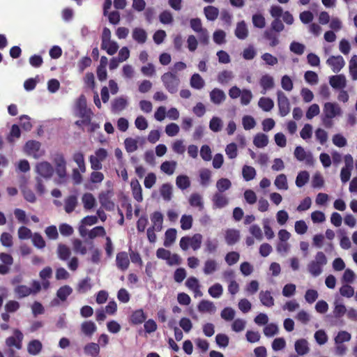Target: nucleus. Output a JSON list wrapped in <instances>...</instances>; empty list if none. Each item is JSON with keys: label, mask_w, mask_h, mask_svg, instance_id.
Masks as SVG:
<instances>
[{"label": "nucleus", "mask_w": 357, "mask_h": 357, "mask_svg": "<svg viewBox=\"0 0 357 357\" xmlns=\"http://www.w3.org/2000/svg\"><path fill=\"white\" fill-rule=\"evenodd\" d=\"M342 110L337 102H327L323 107L321 121L323 125L328 128L333 126V119L342 116Z\"/></svg>", "instance_id": "obj_1"}, {"label": "nucleus", "mask_w": 357, "mask_h": 357, "mask_svg": "<svg viewBox=\"0 0 357 357\" xmlns=\"http://www.w3.org/2000/svg\"><path fill=\"white\" fill-rule=\"evenodd\" d=\"M327 257L323 252H318L313 260L307 264V271L310 274L316 278L323 272V267L327 264Z\"/></svg>", "instance_id": "obj_2"}, {"label": "nucleus", "mask_w": 357, "mask_h": 357, "mask_svg": "<svg viewBox=\"0 0 357 357\" xmlns=\"http://www.w3.org/2000/svg\"><path fill=\"white\" fill-rule=\"evenodd\" d=\"M161 81L166 90L172 94L178 91L181 84L179 77L174 72H167L161 76Z\"/></svg>", "instance_id": "obj_3"}, {"label": "nucleus", "mask_w": 357, "mask_h": 357, "mask_svg": "<svg viewBox=\"0 0 357 357\" xmlns=\"http://www.w3.org/2000/svg\"><path fill=\"white\" fill-rule=\"evenodd\" d=\"M53 162L55 165V172L58 176L57 183H64L67 179L66 161L62 153H57L53 156Z\"/></svg>", "instance_id": "obj_4"}, {"label": "nucleus", "mask_w": 357, "mask_h": 357, "mask_svg": "<svg viewBox=\"0 0 357 357\" xmlns=\"http://www.w3.org/2000/svg\"><path fill=\"white\" fill-rule=\"evenodd\" d=\"M294 155L299 162H305L308 166H313L314 159L311 151H305L301 146H297L294 152Z\"/></svg>", "instance_id": "obj_5"}, {"label": "nucleus", "mask_w": 357, "mask_h": 357, "mask_svg": "<svg viewBox=\"0 0 357 357\" xmlns=\"http://www.w3.org/2000/svg\"><path fill=\"white\" fill-rule=\"evenodd\" d=\"M41 144L36 140L28 141L24 147V152L28 155L38 159L44 154V151L40 149Z\"/></svg>", "instance_id": "obj_6"}, {"label": "nucleus", "mask_w": 357, "mask_h": 357, "mask_svg": "<svg viewBox=\"0 0 357 357\" xmlns=\"http://www.w3.org/2000/svg\"><path fill=\"white\" fill-rule=\"evenodd\" d=\"M277 100L279 108V114L284 117L290 112V103L285 93L279 90L277 91Z\"/></svg>", "instance_id": "obj_7"}, {"label": "nucleus", "mask_w": 357, "mask_h": 357, "mask_svg": "<svg viewBox=\"0 0 357 357\" xmlns=\"http://www.w3.org/2000/svg\"><path fill=\"white\" fill-rule=\"evenodd\" d=\"M35 171L39 177L50 179L54 174V167L49 162L43 161L36 163Z\"/></svg>", "instance_id": "obj_8"}, {"label": "nucleus", "mask_w": 357, "mask_h": 357, "mask_svg": "<svg viewBox=\"0 0 357 357\" xmlns=\"http://www.w3.org/2000/svg\"><path fill=\"white\" fill-rule=\"evenodd\" d=\"M326 63L331 67L332 71L335 73H339L345 66L344 58L340 56H331L326 60Z\"/></svg>", "instance_id": "obj_9"}, {"label": "nucleus", "mask_w": 357, "mask_h": 357, "mask_svg": "<svg viewBox=\"0 0 357 357\" xmlns=\"http://www.w3.org/2000/svg\"><path fill=\"white\" fill-rule=\"evenodd\" d=\"M112 194V190H107L99 194L100 204L107 211H113L114 209V203L111 200Z\"/></svg>", "instance_id": "obj_10"}, {"label": "nucleus", "mask_w": 357, "mask_h": 357, "mask_svg": "<svg viewBox=\"0 0 357 357\" xmlns=\"http://www.w3.org/2000/svg\"><path fill=\"white\" fill-rule=\"evenodd\" d=\"M77 112L79 116L86 117V121H89V117H91L92 112L86 107V101L84 96H81L77 100Z\"/></svg>", "instance_id": "obj_11"}, {"label": "nucleus", "mask_w": 357, "mask_h": 357, "mask_svg": "<svg viewBox=\"0 0 357 357\" xmlns=\"http://www.w3.org/2000/svg\"><path fill=\"white\" fill-rule=\"evenodd\" d=\"M23 340V334L19 330L14 331L13 336L6 339V345L9 347H15L17 349L22 348V342Z\"/></svg>", "instance_id": "obj_12"}, {"label": "nucleus", "mask_w": 357, "mask_h": 357, "mask_svg": "<svg viewBox=\"0 0 357 357\" xmlns=\"http://www.w3.org/2000/svg\"><path fill=\"white\" fill-rule=\"evenodd\" d=\"M329 84L334 89H344L347 86L346 77L343 74L332 75L329 77Z\"/></svg>", "instance_id": "obj_13"}, {"label": "nucleus", "mask_w": 357, "mask_h": 357, "mask_svg": "<svg viewBox=\"0 0 357 357\" xmlns=\"http://www.w3.org/2000/svg\"><path fill=\"white\" fill-rule=\"evenodd\" d=\"M240 231L236 229H228L225 231V240L228 245H233L240 240Z\"/></svg>", "instance_id": "obj_14"}, {"label": "nucleus", "mask_w": 357, "mask_h": 357, "mask_svg": "<svg viewBox=\"0 0 357 357\" xmlns=\"http://www.w3.org/2000/svg\"><path fill=\"white\" fill-rule=\"evenodd\" d=\"M211 101L214 104L219 105L225 101L227 96L225 93L218 88L213 89L209 93Z\"/></svg>", "instance_id": "obj_15"}, {"label": "nucleus", "mask_w": 357, "mask_h": 357, "mask_svg": "<svg viewBox=\"0 0 357 357\" xmlns=\"http://www.w3.org/2000/svg\"><path fill=\"white\" fill-rule=\"evenodd\" d=\"M259 299L261 305L264 307H272L275 305V300L271 291H260L259 294Z\"/></svg>", "instance_id": "obj_16"}, {"label": "nucleus", "mask_w": 357, "mask_h": 357, "mask_svg": "<svg viewBox=\"0 0 357 357\" xmlns=\"http://www.w3.org/2000/svg\"><path fill=\"white\" fill-rule=\"evenodd\" d=\"M116 264L119 269L125 271L128 268L130 259L126 252H120L116 255Z\"/></svg>", "instance_id": "obj_17"}, {"label": "nucleus", "mask_w": 357, "mask_h": 357, "mask_svg": "<svg viewBox=\"0 0 357 357\" xmlns=\"http://www.w3.org/2000/svg\"><path fill=\"white\" fill-rule=\"evenodd\" d=\"M204 252L208 254H213L217 252L219 248V241L216 238L207 237L204 241Z\"/></svg>", "instance_id": "obj_18"}, {"label": "nucleus", "mask_w": 357, "mask_h": 357, "mask_svg": "<svg viewBox=\"0 0 357 357\" xmlns=\"http://www.w3.org/2000/svg\"><path fill=\"white\" fill-rule=\"evenodd\" d=\"M197 310L201 313L214 314L217 309L213 302L202 300L199 303Z\"/></svg>", "instance_id": "obj_19"}, {"label": "nucleus", "mask_w": 357, "mask_h": 357, "mask_svg": "<svg viewBox=\"0 0 357 357\" xmlns=\"http://www.w3.org/2000/svg\"><path fill=\"white\" fill-rule=\"evenodd\" d=\"M259 84L262 88L261 93L266 94L267 91L271 90L274 87V79L272 76L266 74L261 76L259 80Z\"/></svg>", "instance_id": "obj_20"}, {"label": "nucleus", "mask_w": 357, "mask_h": 357, "mask_svg": "<svg viewBox=\"0 0 357 357\" xmlns=\"http://www.w3.org/2000/svg\"><path fill=\"white\" fill-rule=\"evenodd\" d=\"M248 26L244 20L238 22L234 31L236 37L239 40H245L248 36Z\"/></svg>", "instance_id": "obj_21"}, {"label": "nucleus", "mask_w": 357, "mask_h": 357, "mask_svg": "<svg viewBox=\"0 0 357 357\" xmlns=\"http://www.w3.org/2000/svg\"><path fill=\"white\" fill-rule=\"evenodd\" d=\"M130 187L133 198L138 202L143 201L142 189L137 179H132L130 182Z\"/></svg>", "instance_id": "obj_22"}, {"label": "nucleus", "mask_w": 357, "mask_h": 357, "mask_svg": "<svg viewBox=\"0 0 357 357\" xmlns=\"http://www.w3.org/2000/svg\"><path fill=\"white\" fill-rule=\"evenodd\" d=\"M295 351L299 356H304L310 351L308 342L305 339H299L295 342Z\"/></svg>", "instance_id": "obj_23"}, {"label": "nucleus", "mask_w": 357, "mask_h": 357, "mask_svg": "<svg viewBox=\"0 0 357 357\" xmlns=\"http://www.w3.org/2000/svg\"><path fill=\"white\" fill-rule=\"evenodd\" d=\"M213 206L215 208H222L225 207L228 203V199L222 192H215L212 198Z\"/></svg>", "instance_id": "obj_24"}, {"label": "nucleus", "mask_w": 357, "mask_h": 357, "mask_svg": "<svg viewBox=\"0 0 357 357\" xmlns=\"http://www.w3.org/2000/svg\"><path fill=\"white\" fill-rule=\"evenodd\" d=\"M188 202L192 207L197 208L199 211H202L204 208L203 197L199 193H192L189 197Z\"/></svg>", "instance_id": "obj_25"}, {"label": "nucleus", "mask_w": 357, "mask_h": 357, "mask_svg": "<svg viewBox=\"0 0 357 357\" xmlns=\"http://www.w3.org/2000/svg\"><path fill=\"white\" fill-rule=\"evenodd\" d=\"M128 105L127 99L124 97H119L112 102V112L118 113L123 110Z\"/></svg>", "instance_id": "obj_26"}, {"label": "nucleus", "mask_w": 357, "mask_h": 357, "mask_svg": "<svg viewBox=\"0 0 357 357\" xmlns=\"http://www.w3.org/2000/svg\"><path fill=\"white\" fill-rule=\"evenodd\" d=\"M264 38L269 42L268 45L271 47H275L280 43L278 35L273 30L266 29L264 32Z\"/></svg>", "instance_id": "obj_27"}, {"label": "nucleus", "mask_w": 357, "mask_h": 357, "mask_svg": "<svg viewBox=\"0 0 357 357\" xmlns=\"http://www.w3.org/2000/svg\"><path fill=\"white\" fill-rule=\"evenodd\" d=\"M151 220L152 222V226L151 227L155 229L156 231H160L162 228V222H163V215L159 212H154L151 215Z\"/></svg>", "instance_id": "obj_28"}, {"label": "nucleus", "mask_w": 357, "mask_h": 357, "mask_svg": "<svg viewBox=\"0 0 357 357\" xmlns=\"http://www.w3.org/2000/svg\"><path fill=\"white\" fill-rule=\"evenodd\" d=\"M190 85L195 89L201 90L204 87L205 82L199 74L194 73L190 77Z\"/></svg>", "instance_id": "obj_29"}, {"label": "nucleus", "mask_w": 357, "mask_h": 357, "mask_svg": "<svg viewBox=\"0 0 357 357\" xmlns=\"http://www.w3.org/2000/svg\"><path fill=\"white\" fill-rule=\"evenodd\" d=\"M204 14L208 21H215L219 15V10L213 6H207L204 8Z\"/></svg>", "instance_id": "obj_30"}, {"label": "nucleus", "mask_w": 357, "mask_h": 357, "mask_svg": "<svg viewBox=\"0 0 357 357\" xmlns=\"http://www.w3.org/2000/svg\"><path fill=\"white\" fill-rule=\"evenodd\" d=\"M218 262L213 259H207L204 264L203 272L205 275H208L213 274L214 272L218 271Z\"/></svg>", "instance_id": "obj_31"}, {"label": "nucleus", "mask_w": 357, "mask_h": 357, "mask_svg": "<svg viewBox=\"0 0 357 357\" xmlns=\"http://www.w3.org/2000/svg\"><path fill=\"white\" fill-rule=\"evenodd\" d=\"M333 313L335 318H341L347 312V308L342 301L336 299L333 303Z\"/></svg>", "instance_id": "obj_32"}, {"label": "nucleus", "mask_w": 357, "mask_h": 357, "mask_svg": "<svg viewBox=\"0 0 357 357\" xmlns=\"http://www.w3.org/2000/svg\"><path fill=\"white\" fill-rule=\"evenodd\" d=\"M132 38L139 44H144L147 39L146 31L142 28H135L132 31Z\"/></svg>", "instance_id": "obj_33"}, {"label": "nucleus", "mask_w": 357, "mask_h": 357, "mask_svg": "<svg viewBox=\"0 0 357 357\" xmlns=\"http://www.w3.org/2000/svg\"><path fill=\"white\" fill-rule=\"evenodd\" d=\"M177 231L176 229L170 228L168 229L165 234L164 245L166 248L170 247L175 241L176 238Z\"/></svg>", "instance_id": "obj_34"}, {"label": "nucleus", "mask_w": 357, "mask_h": 357, "mask_svg": "<svg viewBox=\"0 0 357 357\" xmlns=\"http://www.w3.org/2000/svg\"><path fill=\"white\" fill-rule=\"evenodd\" d=\"M274 185L276 188L280 190H288L287 178L285 174H280L278 175L274 181Z\"/></svg>", "instance_id": "obj_35"}, {"label": "nucleus", "mask_w": 357, "mask_h": 357, "mask_svg": "<svg viewBox=\"0 0 357 357\" xmlns=\"http://www.w3.org/2000/svg\"><path fill=\"white\" fill-rule=\"evenodd\" d=\"M101 48L105 50L109 55H114L119 49V45L115 41L109 40L101 43Z\"/></svg>", "instance_id": "obj_36"}, {"label": "nucleus", "mask_w": 357, "mask_h": 357, "mask_svg": "<svg viewBox=\"0 0 357 357\" xmlns=\"http://www.w3.org/2000/svg\"><path fill=\"white\" fill-rule=\"evenodd\" d=\"M84 352L86 355L93 356H98L100 353V346L97 343L90 342L84 347Z\"/></svg>", "instance_id": "obj_37"}, {"label": "nucleus", "mask_w": 357, "mask_h": 357, "mask_svg": "<svg viewBox=\"0 0 357 357\" xmlns=\"http://www.w3.org/2000/svg\"><path fill=\"white\" fill-rule=\"evenodd\" d=\"M257 172L254 167L249 165H244L242 168L243 178L245 181L253 180L256 176Z\"/></svg>", "instance_id": "obj_38"}, {"label": "nucleus", "mask_w": 357, "mask_h": 357, "mask_svg": "<svg viewBox=\"0 0 357 357\" xmlns=\"http://www.w3.org/2000/svg\"><path fill=\"white\" fill-rule=\"evenodd\" d=\"M253 144L257 148H264L268 144V137L264 133H257L253 139Z\"/></svg>", "instance_id": "obj_39"}, {"label": "nucleus", "mask_w": 357, "mask_h": 357, "mask_svg": "<svg viewBox=\"0 0 357 357\" xmlns=\"http://www.w3.org/2000/svg\"><path fill=\"white\" fill-rule=\"evenodd\" d=\"M190 178L186 175H179L176 178V185L181 190H186L190 186Z\"/></svg>", "instance_id": "obj_40"}, {"label": "nucleus", "mask_w": 357, "mask_h": 357, "mask_svg": "<svg viewBox=\"0 0 357 357\" xmlns=\"http://www.w3.org/2000/svg\"><path fill=\"white\" fill-rule=\"evenodd\" d=\"M177 166V162L176 161H165L160 165V169L162 172L167 174V175H172L176 169Z\"/></svg>", "instance_id": "obj_41"}, {"label": "nucleus", "mask_w": 357, "mask_h": 357, "mask_svg": "<svg viewBox=\"0 0 357 357\" xmlns=\"http://www.w3.org/2000/svg\"><path fill=\"white\" fill-rule=\"evenodd\" d=\"M160 193L165 201H170L172 197V185L170 183H164L160 189Z\"/></svg>", "instance_id": "obj_42"}, {"label": "nucleus", "mask_w": 357, "mask_h": 357, "mask_svg": "<svg viewBox=\"0 0 357 357\" xmlns=\"http://www.w3.org/2000/svg\"><path fill=\"white\" fill-rule=\"evenodd\" d=\"M271 219L266 218L262 220V225L266 238L271 240L274 238L275 234L271 227Z\"/></svg>", "instance_id": "obj_43"}, {"label": "nucleus", "mask_w": 357, "mask_h": 357, "mask_svg": "<svg viewBox=\"0 0 357 357\" xmlns=\"http://www.w3.org/2000/svg\"><path fill=\"white\" fill-rule=\"evenodd\" d=\"M84 208L86 210L91 209L96 204V199L91 193H85L82 197Z\"/></svg>", "instance_id": "obj_44"}, {"label": "nucleus", "mask_w": 357, "mask_h": 357, "mask_svg": "<svg viewBox=\"0 0 357 357\" xmlns=\"http://www.w3.org/2000/svg\"><path fill=\"white\" fill-rule=\"evenodd\" d=\"M309 179L310 174L304 170L298 172L295 183L298 188H302L309 181Z\"/></svg>", "instance_id": "obj_45"}, {"label": "nucleus", "mask_w": 357, "mask_h": 357, "mask_svg": "<svg viewBox=\"0 0 357 357\" xmlns=\"http://www.w3.org/2000/svg\"><path fill=\"white\" fill-rule=\"evenodd\" d=\"M65 211L67 213H72L77 204V198L75 195H70L65 199Z\"/></svg>", "instance_id": "obj_46"}, {"label": "nucleus", "mask_w": 357, "mask_h": 357, "mask_svg": "<svg viewBox=\"0 0 357 357\" xmlns=\"http://www.w3.org/2000/svg\"><path fill=\"white\" fill-rule=\"evenodd\" d=\"M258 105L264 112H269L273 108L274 102L270 98L262 97L259 98Z\"/></svg>", "instance_id": "obj_47"}, {"label": "nucleus", "mask_w": 357, "mask_h": 357, "mask_svg": "<svg viewBox=\"0 0 357 357\" xmlns=\"http://www.w3.org/2000/svg\"><path fill=\"white\" fill-rule=\"evenodd\" d=\"M73 159L74 162L77 165L79 171L82 173H84L86 172V165L84 154L79 151L76 152L73 154Z\"/></svg>", "instance_id": "obj_48"}, {"label": "nucleus", "mask_w": 357, "mask_h": 357, "mask_svg": "<svg viewBox=\"0 0 357 357\" xmlns=\"http://www.w3.org/2000/svg\"><path fill=\"white\" fill-rule=\"evenodd\" d=\"M42 349V344L39 340H33L31 341L27 347L28 352L33 356L38 354Z\"/></svg>", "instance_id": "obj_49"}, {"label": "nucleus", "mask_w": 357, "mask_h": 357, "mask_svg": "<svg viewBox=\"0 0 357 357\" xmlns=\"http://www.w3.org/2000/svg\"><path fill=\"white\" fill-rule=\"evenodd\" d=\"M73 292V289L68 285H64L61 287L56 292L57 298L61 301H65L68 296H70Z\"/></svg>", "instance_id": "obj_50"}, {"label": "nucleus", "mask_w": 357, "mask_h": 357, "mask_svg": "<svg viewBox=\"0 0 357 357\" xmlns=\"http://www.w3.org/2000/svg\"><path fill=\"white\" fill-rule=\"evenodd\" d=\"M223 126L222 120L218 116H213L209 122V128L214 132H220Z\"/></svg>", "instance_id": "obj_51"}, {"label": "nucleus", "mask_w": 357, "mask_h": 357, "mask_svg": "<svg viewBox=\"0 0 357 357\" xmlns=\"http://www.w3.org/2000/svg\"><path fill=\"white\" fill-rule=\"evenodd\" d=\"M81 329L84 335L91 336L96 332L97 327L92 321H84L82 324Z\"/></svg>", "instance_id": "obj_52"}, {"label": "nucleus", "mask_w": 357, "mask_h": 357, "mask_svg": "<svg viewBox=\"0 0 357 357\" xmlns=\"http://www.w3.org/2000/svg\"><path fill=\"white\" fill-rule=\"evenodd\" d=\"M208 292L211 297L218 298L222 295L223 287L220 283H215L208 288Z\"/></svg>", "instance_id": "obj_53"}, {"label": "nucleus", "mask_w": 357, "mask_h": 357, "mask_svg": "<svg viewBox=\"0 0 357 357\" xmlns=\"http://www.w3.org/2000/svg\"><path fill=\"white\" fill-rule=\"evenodd\" d=\"M146 319V315L142 310H137L132 312L130 320L134 324L143 323Z\"/></svg>", "instance_id": "obj_54"}, {"label": "nucleus", "mask_w": 357, "mask_h": 357, "mask_svg": "<svg viewBox=\"0 0 357 357\" xmlns=\"http://www.w3.org/2000/svg\"><path fill=\"white\" fill-rule=\"evenodd\" d=\"M234 74L230 70H223L218 75V82L221 84H227L234 78Z\"/></svg>", "instance_id": "obj_55"}, {"label": "nucleus", "mask_w": 357, "mask_h": 357, "mask_svg": "<svg viewBox=\"0 0 357 357\" xmlns=\"http://www.w3.org/2000/svg\"><path fill=\"white\" fill-rule=\"evenodd\" d=\"M279 332L278 326L276 324H267L264 328V334L267 337H271L277 335Z\"/></svg>", "instance_id": "obj_56"}, {"label": "nucleus", "mask_w": 357, "mask_h": 357, "mask_svg": "<svg viewBox=\"0 0 357 357\" xmlns=\"http://www.w3.org/2000/svg\"><path fill=\"white\" fill-rule=\"evenodd\" d=\"M253 26L256 28L263 29L266 26L265 17L261 13H255L252 17Z\"/></svg>", "instance_id": "obj_57"}, {"label": "nucleus", "mask_w": 357, "mask_h": 357, "mask_svg": "<svg viewBox=\"0 0 357 357\" xmlns=\"http://www.w3.org/2000/svg\"><path fill=\"white\" fill-rule=\"evenodd\" d=\"M231 186V182L228 178H222L218 180L216 183V188L218 192H224L229 190Z\"/></svg>", "instance_id": "obj_58"}, {"label": "nucleus", "mask_w": 357, "mask_h": 357, "mask_svg": "<svg viewBox=\"0 0 357 357\" xmlns=\"http://www.w3.org/2000/svg\"><path fill=\"white\" fill-rule=\"evenodd\" d=\"M125 148L127 152L133 153L138 149V141L131 137L126 138L124 141Z\"/></svg>", "instance_id": "obj_59"}, {"label": "nucleus", "mask_w": 357, "mask_h": 357, "mask_svg": "<svg viewBox=\"0 0 357 357\" xmlns=\"http://www.w3.org/2000/svg\"><path fill=\"white\" fill-rule=\"evenodd\" d=\"M351 335L349 333L345 331H341L338 332L337 335L334 338L335 344H342L344 342H349L351 340Z\"/></svg>", "instance_id": "obj_60"}, {"label": "nucleus", "mask_w": 357, "mask_h": 357, "mask_svg": "<svg viewBox=\"0 0 357 357\" xmlns=\"http://www.w3.org/2000/svg\"><path fill=\"white\" fill-rule=\"evenodd\" d=\"M235 314L236 311L233 308L226 307L221 311L220 317L225 321H230L234 319Z\"/></svg>", "instance_id": "obj_61"}, {"label": "nucleus", "mask_w": 357, "mask_h": 357, "mask_svg": "<svg viewBox=\"0 0 357 357\" xmlns=\"http://www.w3.org/2000/svg\"><path fill=\"white\" fill-rule=\"evenodd\" d=\"M202 241V235L200 234H195L192 236H190V247L195 251L201 248Z\"/></svg>", "instance_id": "obj_62"}, {"label": "nucleus", "mask_w": 357, "mask_h": 357, "mask_svg": "<svg viewBox=\"0 0 357 357\" xmlns=\"http://www.w3.org/2000/svg\"><path fill=\"white\" fill-rule=\"evenodd\" d=\"M304 79L310 85H315L319 82L318 75L312 70H307L305 73Z\"/></svg>", "instance_id": "obj_63"}, {"label": "nucleus", "mask_w": 357, "mask_h": 357, "mask_svg": "<svg viewBox=\"0 0 357 357\" xmlns=\"http://www.w3.org/2000/svg\"><path fill=\"white\" fill-rule=\"evenodd\" d=\"M349 73L354 80H357V55H354L349 61Z\"/></svg>", "instance_id": "obj_64"}]
</instances>
